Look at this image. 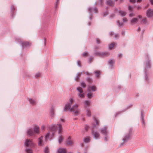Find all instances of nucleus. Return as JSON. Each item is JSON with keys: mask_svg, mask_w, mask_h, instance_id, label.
Masks as SVG:
<instances>
[{"mask_svg": "<svg viewBox=\"0 0 153 153\" xmlns=\"http://www.w3.org/2000/svg\"><path fill=\"white\" fill-rule=\"evenodd\" d=\"M141 0H137V1L138 2H140L141 1Z\"/></svg>", "mask_w": 153, "mask_h": 153, "instance_id": "obj_62", "label": "nucleus"}, {"mask_svg": "<svg viewBox=\"0 0 153 153\" xmlns=\"http://www.w3.org/2000/svg\"><path fill=\"white\" fill-rule=\"evenodd\" d=\"M51 136L50 133V132H48L45 136V140L46 141H47L49 138V136Z\"/></svg>", "mask_w": 153, "mask_h": 153, "instance_id": "obj_28", "label": "nucleus"}, {"mask_svg": "<svg viewBox=\"0 0 153 153\" xmlns=\"http://www.w3.org/2000/svg\"><path fill=\"white\" fill-rule=\"evenodd\" d=\"M77 65L78 66H80L81 63L80 61H79V60L77 62Z\"/></svg>", "mask_w": 153, "mask_h": 153, "instance_id": "obj_45", "label": "nucleus"}, {"mask_svg": "<svg viewBox=\"0 0 153 153\" xmlns=\"http://www.w3.org/2000/svg\"><path fill=\"white\" fill-rule=\"evenodd\" d=\"M25 150L27 153H33L32 152V150L30 149L27 148L25 149Z\"/></svg>", "mask_w": 153, "mask_h": 153, "instance_id": "obj_32", "label": "nucleus"}, {"mask_svg": "<svg viewBox=\"0 0 153 153\" xmlns=\"http://www.w3.org/2000/svg\"><path fill=\"white\" fill-rule=\"evenodd\" d=\"M89 128V126L87 125L85 126V130L86 131H87L88 130Z\"/></svg>", "mask_w": 153, "mask_h": 153, "instance_id": "obj_41", "label": "nucleus"}, {"mask_svg": "<svg viewBox=\"0 0 153 153\" xmlns=\"http://www.w3.org/2000/svg\"><path fill=\"white\" fill-rule=\"evenodd\" d=\"M73 143V142L71 140L70 137H69L67 140V144L69 145H71Z\"/></svg>", "mask_w": 153, "mask_h": 153, "instance_id": "obj_22", "label": "nucleus"}, {"mask_svg": "<svg viewBox=\"0 0 153 153\" xmlns=\"http://www.w3.org/2000/svg\"><path fill=\"white\" fill-rule=\"evenodd\" d=\"M51 115L52 117H53L54 115L55 109L54 107H52L51 108L50 110Z\"/></svg>", "mask_w": 153, "mask_h": 153, "instance_id": "obj_17", "label": "nucleus"}, {"mask_svg": "<svg viewBox=\"0 0 153 153\" xmlns=\"http://www.w3.org/2000/svg\"><path fill=\"white\" fill-rule=\"evenodd\" d=\"M130 1L131 2L134 3L136 2V1L135 0H130Z\"/></svg>", "mask_w": 153, "mask_h": 153, "instance_id": "obj_51", "label": "nucleus"}, {"mask_svg": "<svg viewBox=\"0 0 153 153\" xmlns=\"http://www.w3.org/2000/svg\"><path fill=\"white\" fill-rule=\"evenodd\" d=\"M90 138L88 137H86L84 138L83 142L84 143H88L90 142Z\"/></svg>", "mask_w": 153, "mask_h": 153, "instance_id": "obj_19", "label": "nucleus"}, {"mask_svg": "<svg viewBox=\"0 0 153 153\" xmlns=\"http://www.w3.org/2000/svg\"><path fill=\"white\" fill-rule=\"evenodd\" d=\"M91 89V90L93 91H95L96 90V87L94 85H92L89 87L88 88V91H91V89Z\"/></svg>", "mask_w": 153, "mask_h": 153, "instance_id": "obj_13", "label": "nucleus"}, {"mask_svg": "<svg viewBox=\"0 0 153 153\" xmlns=\"http://www.w3.org/2000/svg\"><path fill=\"white\" fill-rule=\"evenodd\" d=\"M49 128L51 131H54L56 130L57 128L55 124H53L49 127Z\"/></svg>", "mask_w": 153, "mask_h": 153, "instance_id": "obj_14", "label": "nucleus"}, {"mask_svg": "<svg viewBox=\"0 0 153 153\" xmlns=\"http://www.w3.org/2000/svg\"><path fill=\"white\" fill-rule=\"evenodd\" d=\"M60 122H64V119H62V118H60Z\"/></svg>", "mask_w": 153, "mask_h": 153, "instance_id": "obj_50", "label": "nucleus"}, {"mask_svg": "<svg viewBox=\"0 0 153 153\" xmlns=\"http://www.w3.org/2000/svg\"><path fill=\"white\" fill-rule=\"evenodd\" d=\"M57 128L58 133L60 134L62 132V125L60 124L57 125Z\"/></svg>", "mask_w": 153, "mask_h": 153, "instance_id": "obj_16", "label": "nucleus"}, {"mask_svg": "<svg viewBox=\"0 0 153 153\" xmlns=\"http://www.w3.org/2000/svg\"><path fill=\"white\" fill-rule=\"evenodd\" d=\"M107 15V13H106V14L105 13L104 14L103 16H105Z\"/></svg>", "mask_w": 153, "mask_h": 153, "instance_id": "obj_61", "label": "nucleus"}, {"mask_svg": "<svg viewBox=\"0 0 153 153\" xmlns=\"http://www.w3.org/2000/svg\"><path fill=\"white\" fill-rule=\"evenodd\" d=\"M81 75V74H77V76L75 78V80H78L79 79V76H80Z\"/></svg>", "mask_w": 153, "mask_h": 153, "instance_id": "obj_39", "label": "nucleus"}, {"mask_svg": "<svg viewBox=\"0 0 153 153\" xmlns=\"http://www.w3.org/2000/svg\"><path fill=\"white\" fill-rule=\"evenodd\" d=\"M88 10L91 12H92L93 11L95 13H96L97 11V9L96 8H94L93 9H91V8H89Z\"/></svg>", "mask_w": 153, "mask_h": 153, "instance_id": "obj_24", "label": "nucleus"}, {"mask_svg": "<svg viewBox=\"0 0 153 153\" xmlns=\"http://www.w3.org/2000/svg\"><path fill=\"white\" fill-rule=\"evenodd\" d=\"M33 130L34 134H39L40 133L39 127L37 125L34 126Z\"/></svg>", "mask_w": 153, "mask_h": 153, "instance_id": "obj_7", "label": "nucleus"}, {"mask_svg": "<svg viewBox=\"0 0 153 153\" xmlns=\"http://www.w3.org/2000/svg\"><path fill=\"white\" fill-rule=\"evenodd\" d=\"M87 97L89 98H91L92 97V93L91 92H89L87 95Z\"/></svg>", "mask_w": 153, "mask_h": 153, "instance_id": "obj_33", "label": "nucleus"}, {"mask_svg": "<svg viewBox=\"0 0 153 153\" xmlns=\"http://www.w3.org/2000/svg\"><path fill=\"white\" fill-rule=\"evenodd\" d=\"M138 21L137 19L136 18H133L131 20V23L132 24H134Z\"/></svg>", "mask_w": 153, "mask_h": 153, "instance_id": "obj_18", "label": "nucleus"}, {"mask_svg": "<svg viewBox=\"0 0 153 153\" xmlns=\"http://www.w3.org/2000/svg\"><path fill=\"white\" fill-rule=\"evenodd\" d=\"M99 2L100 3V4L102 2V0H100L99 1Z\"/></svg>", "mask_w": 153, "mask_h": 153, "instance_id": "obj_59", "label": "nucleus"}, {"mask_svg": "<svg viewBox=\"0 0 153 153\" xmlns=\"http://www.w3.org/2000/svg\"><path fill=\"white\" fill-rule=\"evenodd\" d=\"M43 136H42L39 138L38 145L39 146H43L44 145V143L42 140Z\"/></svg>", "mask_w": 153, "mask_h": 153, "instance_id": "obj_10", "label": "nucleus"}, {"mask_svg": "<svg viewBox=\"0 0 153 153\" xmlns=\"http://www.w3.org/2000/svg\"><path fill=\"white\" fill-rule=\"evenodd\" d=\"M100 132L104 135L106 136L107 135L108 132L106 127H104L100 129Z\"/></svg>", "mask_w": 153, "mask_h": 153, "instance_id": "obj_6", "label": "nucleus"}, {"mask_svg": "<svg viewBox=\"0 0 153 153\" xmlns=\"http://www.w3.org/2000/svg\"><path fill=\"white\" fill-rule=\"evenodd\" d=\"M78 106L79 105L76 104H74L72 107H70L69 105L66 104L64 107V110L65 111H69L70 112H73L75 115H77L79 112Z\"/></svg>", "mask_w": 153, "mask_h": 153, "instance_id": "obj_1", "label": "nucleus"}, {"mask_svg": "<svg viewBox=\"0 0 153 153\" xmlns=\"http://www.w3.org/2000/svg\"><path fill=\"white\" fill-rule=\"evenodd\" d=\"M21 44L23 47H25L29 45L28 43L27 42H22Z\"/></svg>", "mask_w": 153, "mask_h": 153, "instance_id": "obj_31", "label": "nucleus"}, {"mask_svg": "<svg viewBox=\"0 0 153 153\" xmlns=\"http://www.w3.org/2000/svg\"><path fill=\"white\" fill-rule=\"evenodd\" d=\"M76 89L79 92L78 94V97L81 98H84L85 96L84 94L83 93L82 89L80 87H78L76 88Z\"/></svg>", "mask_w": 153, "mask_h": 153, "instance_id": "obj_4", "label": "nucleus"}, {"mask_svg": "<svg viewBox=\"0 0 153 153\" xmlns=\"http://www.w3.org/2000/svg\"><path fill=\"white\" fill-rule=\"evenodd\" d=\"M133 8L130 6H129L128 7V10L130 11H131L133 10Z\"/></svg>", "mask_w": 153, "mask_h": 153, "instance_id": "obj_40", "label": "nucleus"}, {"mask_svg": "<svg viewBox=\"0 0 153 153\" xmlns=\"http://www.w3.org/2000/svg\"><path fill=\"white\" fill-rule=\"evenodd\" d=\"M94 73L96 74V76L97 77L99 76V75L100 74V71H96L94 72Z\"/></svg>", "mask_w": 153, "mask_h": 153, "instance_id": "obj_37", "label": "nucleus"}, {"mask_svg": "<svg viewBox=\"0 0 153 153\" xmlns=\"http://www.w3.org/2000/svg\"><path fill=\"white\" fill-rule=\"evenodd\" d=\"M150 1L151 4L153 5V0H150Z\"/></svg>", "mask_w": 153, "mask_h": 153, "instance_id": "obj_54", "label": "nucleus"}, {"mask_svg": "<svg viewBox=\"0 0 153 153\" xmlns=\"http://www.w3.org/2000/svg\"><path fill=\"white\" fill-rule=\"evenodd\" d=\"M53 135H54L52 133V135H51V136H53Z\"/></svg>", "mask_w": 153, "mask_h": 153, "instance_id": "obj_64", "label": "nucleus"}, {"mask_svg": "<svg viewBox=\"0 0 153 153\" xmlns=\"http://www.w3.org/2000/svg\"><path fill=\"white\" fill-rule=\"evenodd\" d=\"M86 114L88 116L90 117L91 115V113L90 111L88 110L87 109V112H86Z\"/></svg>", "mask_w": 153, "mask_h": 153, "instance_id": "obj_35", "label": "nucleus"}, {"mask_svg": "<svg viewBox=\"0 0 153 153\" xmlns=\"http://www.w3.org/2000/svg\"><path fill=\"white\" fill-rule=\"evenodd\" d=\"M28 101L32 105H36V102L32 98H29Z\"/></svg>", "mask_w": 153, "mask_h": 153, "instance_id": "obj_12", "label": "nucleus"}, {"mask_svg": "<svg viewBox=\"0 0 153 153\" xmlns=\"http://www.w3.org/2000/svg\"><path fill=\"white\" fill-rule=\"evenodd\" d=\"M117 25L119 26H122L123 25V22H117Z\"/></svg>", "mask_w": 153, "mask_h": 153, "instance_id": "obj_38", "label": "nucleus"}, {"mask_svg": "<svg viewBox=\"0 0 153 153\" xmlns=\"http://www.w3.org/2000/svg\"><path fill=\"white\" fill-rule=\"evenodd\" d=\"M81 85L82 87L84 88H85L86 86L85 83L84 82H81Z\"/></svg>", "mask_w": 153, "mask_h": 153, "instance_id": "obj_36", "label": "nucleus"}, {"mask_svg": "<svg viewBox=\"0 0 153 153\" xmlns=\"http://www.w3.org/2000/svg\"><path fill=\"white\" fill-rule=\"evenodd\" d=\"M27 133V135L29 136H34L35 135V134L33 130L30 128L28 129Z\"/></svg>", "mask_w": 153, "mask_h": 153, "instance_id": "obj_8", "label": "nucleus"}, {"mask_svg": "<svg viewBox=\"0 0 153 153\" xmlns=\"http://www.w3.org/2000/svg\"><path fill=\"white\" fill-rule=\"evenodd\" d=\"M89 82H90L91 81V79L90 78H87Z\"/></svg>", "mask_w": 153, "mask_h": 153, "instance_id": "obj_56", "label": "nucleus"}, {"mask_svg": "<svg viewBox=\"0 0 153 153\" xmlns=\"http://www.w3.org/2000/svg\"><path fill=\"white\" fill-rule=\"evenodd\" d=\"M63 138L62 137V136L61 135L59 136L58 137V141L59 143H61L62 142Z\"/></svg>", "mask_w": 153, "mask_h": 153, "instance_id": "obj_27", "label": "nucleus"}, {"mask_svg": "<svg viewBox=\"0 0 153 153\" xmlns=\"http://www.w3.org/2000/svg\"><path fill=\"white\" fill-rule=\"evenodd\" d=\"M115 43H113L108 45V48L109 49H111L114 46Z\"/></svg>", "mask_w": 153, "mask_h": 153, "instance_id": "obj_30", "label": "nucleus"}, {"mask_svg": "<svg viewBox=\"0 0 153 153\" xmlns=\"http://www.w3.org/2000/svg\"><path fill=\"white\" fill-rule=\"evenodd\" d=\"M44 153H49V149L47 147H46L44 149Z\"/></svg>", "mask_w": 153, "mask_h": 153, "instance_id": "obj_29", "label": "nucleus"}, {"mask_svg": "<svg viewBox=\"0 0 153 153\" xmlns=\"http://www.w3.org/2000/svg\"><path fill=\"white\" fill-rule=\"evenodd\" d=\"M88 54V53L87 52H84L83 53V55L84 56H85Z\"/></svg>", "mask_w": 153, "mask_h": 153, "instance_id": "obj_49", "label": "nucleus"}, {"mask_svg": "<svg viewBox=\"0 0 153 153\" xmlns=\"http://www.w3.org/2000/svg\"><path fill=\"white\" fill-rule=\"evenodd\" d=\"M66 152L67 150L65 149L60 148L57 149L56 153H66Z\"/></svg>", "mask_w": 153, "mask_h": 153, "instance_id": "obj_9", "label": "nucleus"}, {"mask_svg": "<svg viewBox=\"0 0 153 153\" xmlns=\"http://www.w3.org/2000/svg\"><path fill=\"white\" fill-rule=\"evenodd\" d=\"M138 18L140 19L141 18V16L140 15H139L138 16Z\"/></svg>", "mask_w": 153, "mask_h": 153, "instance_id": "obj_60", "label": "nucleus"}, {"mask_svg": "<svg viewBox=\"0 0 153 153\" xmlns=\"http://www.w3.org/2000/svg\"><path fill=\"white\" fill-rule=\"evenodd\" d=\"M96 40L97 43L98 44L100 43V40L99 39H96Z\"/></svg>", "mask_w": 153, "mask_h": 153, "instance_id": "obj_53", "label": "nucleus"}, {"mask_svg": "<svg viewBox=\"0 0 153 153\" xmlns=\"http://www.w3.org/2000/svg\"><path fill=\"white\" fill-rule=\"evenodd\" d=\"M94 122L96 123L97 125H98V121L96 119H95L94 120Z\"/></svg>", "mask_w": 153, "mask_h": 153, "instance_id": "obj_47", "label": "nucleus"}, {"mask_svg": "<svg viewBox=\"0 0 153 153\" xmlns=\"http://www.w3.org/2000/svg\"><path fill=\"white\" fill-rule=\"evenodd\" d=\"M142 124L143 125H145V122L144 121V120H143V118H142Z\"/></svg>", "mask_w": 153, "mask_h": 153, "instance_id": "obj_52", "label": "nucleus"}, {"mask_svg": "<svg viewBox=\"0 0 153 153\" xmlns=\"http://www.w3.org/2000/svg\"><path fill=\"white\" fill-rule=\"evenodd\" d=\"M96 126L94 125L93 126L91 130V133L93 136L94 138L95 139H98L99 138L100 134L98 131L94 130V128Z\"/></svg>", "mask_w": 153, "mask_h": 153, "instance_id": "obj_2", "label": "nucleus"}, {"mask_svg": "<svg viewBox=\"0 0 153 153\" xmlns=\"http://www.w3.org/2000/svg\"><path fill=\"white\" fill-rule=\"evenodd\" d=\"M40 74L39 73H37L35 75V76L36 77H38L40 76Z\"/></svg>", "mask_w": 153, "mask_h": 153, "instance_id": "obj_42", "label": "nucleus"}, {"mask_svg": "<svg viewBox=\"0 0 153 153\" xmlns=\"http://www.w3.org/2000/svg\"><path fill=\"white\" fill-rule=\"evenodd\" d=\"M146 19H143L142 20L143 23L144 24L146 23Z\"/></svg>", "mask_w": 153, "mask_h": 153, "instance_id": "obj_44", "label": "nucleus"}, {"mask_svg": "<svg viewBox=\"0 0 153 153\" xmlns=\"http://www.w3.org/2000/svg\"><path fill=\"white\" fill-rule=\"evenodd\" d=\"M85 105L86 107L88 106L90 104V102L88 100H86L85 101Z\"/></svg>", "mask_w": 153, "mask_h": 153, "instance_id": "obj_34", "label": "nucleus"}, {"mask_svg": "<svg viewBox=\"0 0 153 153\" xmlns=\"http://www.w3.org/2000/svg\"><path fill=\"white\" fill-rule=\"evenodd\" d=\"M25 145L26 146H30V147L32 148L34 146V144L31 140L29 139H27L25 140Z\"/></svg>", "mask_w": 153, "mask_h": 153, "instance_id": "obj_3", "label": "nucleus"}, {"mask_svg": "<svg viewBox=\"0 0 153 153\" xmlns=\"http://www.w3.org/2000/svg\"><path fill=\"white\" fill-rule=\"evenodd\" d=\"M104 140L105 141H107V138L106 137H105V138H104Z\"/></svg>", "mask_w": 153, "mask_h": 153, "instance_id": "obj_58", "label": "nucleus"}, {"mask_svg": "<svg viewBox=\"0 0 153 153\" xmlns=\"http://www.w3.org/2000/svg\"><path fill=\"white\" fill-rule=\"evenodd\" d=\"M134 13H130L129 15V16L130 17H131L132 16H134Z\"/></svg>", "mask_w": 153, "mask_h": 153, "instance_id": "obj_43", "label": "nucleus"}, {"mask_svg": "<svg viewBox=\"0 0 153 153\" xmlns=\"http://www.w3.org/2000/svg\"><path fill=\"white\" fill-rule=\"evenodd\" d=\"M45 126L43 125L42 126V127H41V129L42 130H44L45 129Z\"/></svg>", "mask_w": 153, "mask_h": 153, "instance_id": "obj_48", "label": "nucleus"}, {"mask_svg": "<svg viewBox=\"0 0 153 153\" xmlns=\"http://www.w3.org/2000/svg\"><path fill=\"white\" fill-rule=\"evenodd\" d=\"M123 21L124 22H126L128 20L126 18H124L123 19Z\"/></svg>", "mask_w": 153, "mask_h": 153, "instance_id": "obj_46", "label": "nucleus"}, {"mask_svg": "<svg viewBox=\"0 0 153 153\" xmlns=\"http://www.w3.org/2000/svg\"><path fill=\"white\" fill-rule=\"evenodd\" d=\"M118 56H119V57H122V54H121V53H120V54H119V55H118Z\"/></svg>", "mask_w": 153, "mask_h": 153, "instance_id": "obj_55", "label": "nucleus"}, {"mask_svg": "<svg viewBox=\"0 0 153 153\" xmlns=\"http://www.w3.org/2000/svg\"><path fill=\"white\" fill-rule=\"evenodd\" d=\"M106 3L107 5H110L111 6H112L113 4V2L112 1L108 0L106 1Z\"/></svg>", "mask_w": 153, "mask_h": 153, "instance_id": "obj_23", "label": "nucleus"}, {"mask_svg": "<svg viewBox=\"0 0 153 153\" xmlns=\"http://www.w3.org/2000/svg\"><path fill=\"white\" fill-rule=\"evenodd\" d=\"M114 61L112 59H110L108 61L109 64L111 67L113 66V65L114 63Z\"/></svg>", "mask_w": 153, "mask_h": 153, "instance_id": "obj_21", "label": "nucleus"}, {"mask_svg": "<svg viewBox=\"0 0 153 153\" xmlns=\"http://www.w3.org/2000/svg\"><path fill=\"white\" fill-rule=\"evenodd\" d=\"M109 33L111 35L113 36L115 38H116L118 36V34H114V33L112 32H110Z\"/></svg>", "mask_w": 153, "mask_h": 153, "instance_id": "obj_25", "label": "nucleus"}, {"mask_svg": "<svg viewBox=\"0 0 153 153\" xmlns=\"http://www.w3.org/2000/svg\"><path fill=\"white\" fill-rule=\"evenodd\" d=\"M146 15L148 17H151L153 16V10L148 9L146 12Z\"/></svg>", "mask_w": 153, "mask_h": 153, "instance_id": "obj_5", "label": "nucleus"}, {"mask_svg": "<svg viewBox=\"0 0 153 153\" xmlns=\"http://www.w3.org/2000/svg\"><path fill=\"white\" fill-rule=\"evenodd\" d=\"M137 30H140V27H139V28H138Z\"/></svg>", "mask_w": 153, "mask_h": 153, "instance_id": "obj_63", "label": "nucleus"}, {"mask_svg": "<svg viewBox=\"0 0 153 153\" xmlns=\"http://www.w3.org/2000/svg\"><path fill=\"white\" fill-rule=\"evenodd\" d=\"M92 60V58H90L89 59V62H91V61Z\"/></svg>", "mask_w": 153, "mask_h": 153, "instance_id": "obj_57", "label": "nucleus"}, {"mask_svg": "<svg viewBox=\"0 0 153 153\" xmlns=\"http://www.w3.org/2000/svg\"><path fill=\"white\" fill-rule=\"evenodd\" d=\"M95 55L96 56H105L108 55V53L107 52H102V53L100 52L95 53Z\"/></svg>", "mask_w": 153, "mask_h": 153, "instance_id": "obj_11", "label": "nucleus"}, {"mask_svg": "<svg viewBox=\"0 0 153 153\" xmlns=\"http://www.w3.org/2000/svg\"><path fill=\"white\" fill-rule=\"evenodd\" d=\"M120 15L122 16H125L126 14V12L125 11L120 10L119 11Z\"/></svg>", "mask_w": 153, "mask_h": 153, "instance_id": "obj_20", "label": "nucleus"}, {"mask_svg": "<svg viewBox=\"0 0 153 153\" xmlns=\"http://www.w3.org/2000/svg\"><path fill=\"white\" fill-rule=\"evenodd\" d=\"M74 100L73 98H71L69 99V102L68 103H67L66 104L69 105L70 107H71V105L74 103Z\"/></svg>", "mask_w": 153, "mask_h": 153, "instance_id": "obj_15", "label": "nucleus"}, {"mask_svg": "<svg viewBox=\"0 0 153 153\" xmlns=\"http://www.w3.org/2000/svg\"><path fill=\"white\" fill-rule=\"evenodd\" d=\"M129 139V135H127L126 136H125L123 139V141H126Z\"/></svg>", "mask_w": 153, "mask_h": 153, "instance_id": "obj_26", "label": "nucleus"}]
</instances>
